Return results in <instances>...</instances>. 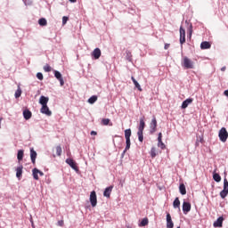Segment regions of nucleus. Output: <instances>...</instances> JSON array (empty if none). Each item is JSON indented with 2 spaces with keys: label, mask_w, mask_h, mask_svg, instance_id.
Masks as SVG:
<instances>
[{
  "label": "nucleus",
  "mask_w": 228,
  "mask_h": 228,
  "mask_svg": "<svg viewBox=\"0 0 228 228\" xmlns=\"http://www.w3.org/2000/svg\"><path fill=\"white\" fill-rule=\"evenodd\" d=\"M182 67H183V69H195V63L193 62V61H191V59L184 56L182 59Z\"/></svg>",
  "instance_id": "1"
},
{
  "label": "nucleus",
  "mask_w": 228,
  "mask_h": 228,
  "mask_svg": "<svg viewBox=\"0 0 228 228\" xmlns=\"http://www.w3.org/2000/svg\"><path fill=\"white\" fill-rule=\"evenodd\" d=\"M218 137H219V140L221 142H223V143H225V142H227L228 132H227V129L225 127H222L219 130Z\"/></svg>",
  "instance_id": "2"
},
{
  "label": "nucleus",
  "mask_w": 228,
  "mask_h": 228,
  "mask_svg": "<svg viewBox=\"0 0 228 228\" xmlns=\"http://www.w3.org/2000/svg\"><path fill=\"white\" fill-rule=\"evenodd\" d=\"M156 131H158V120L156 119V116H153L150 123V133L151 134H154Z\"/></svg>",
  "instance_id": "3"
},
{
  "label": "nucleus",
  "mask_w": 228,
  "mask_h": 228,
  "mask_svg": "<svg viewBox=\"0 0 228 228\" xmlns=\"http://www.w3.org/2000/svg\"><path fill=\"white\" fill-rule=\"evenodd\" d=\"M228 195V181L227 178L224 179V189L220 192L221 199H225Z\"/></svg>",
  "instance_id": "4"
},
{
  "label": "nucleus",
  "mask_w": 228,
  "mask_h": 228,
  "mask_svg": "<svg viewBox=\"0 0 228 228\" xmlns=\"http://www.w3.org/2000/svg\"><path fill=\"white\" fill-rule=\"evenodd\" d=\"M89 200L92 208H95V206H97V193L95 191H91Z\"/></svg>",
  "instance_id": "5"
},
{
  "label": "nucleus",
  "mask_w": 228,
  "mask_h": 228,
  "mask_svg": "<svg viewBox=\"0 0 228 228\" xmlns=\"http://www.w3.org/2000/svg\"><path fill=\"white\" fill-rule=\"evenodd\" d=\"M186 42V30L183 28V26L180 27V44L183 45Z\"/></svg>",
  "instance_id": "6"
},
{
  "label": "nucleus",
  "mask_w": 228,
  "mask_h": 228,
  "mask_svg": "<svg viewBox=\"0 0 228 228\" xmlns=\"http://www.w3.org/2000/svg\"><path fill=\"white\" fill-rule=\"evenodd\" d=\"M40 112L43 113V115H46L47 117H51L53 115V112L49 110L47 105H42Z\"/></svg>",
  "instance_id": "7"
},
{
  "label": "nucleus",
  "mask_w": 228,
  "mask_h": 228,
  "mask_svg": "<svg viewBox=\"0 0 228 228\" xmlns=\"http://www.w3.org/2000/svg\"><path fill=\"white\" fill-rule=\"evenodd\" d=\"M183 211L186 215V213H190L191 211V204L190 202L184 201L183 203Z\"/></svg>",
  "instance_id": "8"
},
{
  "label": "nucleus",
  "mask_w": 228,
  "mask_h": 228,
  "mask_svg": "<svg viewBox=\"0 0 228 228\" xmlns=\"http://www.w3.org/2000/svg\"><path fill=\"white\" fill-rule=\"evenodd\" d=\"M54 76H55L56 79H58V81H60L61 86H63V85H65V81H63V77H61V73H60V71H58V70H54Z\"/></svg>",
  "instance_id": "9"
},
{
  "label": "nucleus",
  "mask_w": 228,
  "mask_h": 228,
  "mask_svg": "<svg viewBox=\"0 0 228 228\" xmlns=\"http://www.w3.org/2000/svg\"><path fill=\"white\" fill-rule=\"evenodd\" d=\"M111 191H113V185H110L107 187L103 192V197H107V199H110L111 196Z\"/></svg>",
  "instance_id": "10"
},
{
  "label": "nucleus",
  "mask_w": 228,
  "mask_h": 228,
  "mask_svg": "<svg viewBox=\"0 0 228 228\" xmlns=\"http://www.w3.org/2000/svg\"><path fill=\"white\" fill-rule=\"evenodd\" d=\"M191 102H193V98H189L183 101L182 103V110H186V108H188Z\"/></svg>",
  "instance_id": "11"
},
{
  "label": "nucleus",
  "mask_w": 228,
  "mask_h": 228,
  "mask_svg": "<svg viewBox=\"0 0 228 228\" xmlns=\"http://www.w3.org/2000/svg\"><path fill=\"white\" fill-rule=\"evenodd\" d=\"M167 228H174V221H172L170 214H167Z\"/></svg>",
  "instance_id": "12"
},
{
  "label": "nucleus",
  "mask_w": 228,
  "mask_h": 228,
  "mask_svg": "<svg viewBox=\"0 0 228 228\" xmlns=\"http://www.w3.org/2000/svg\"><path fill=\"white\" fill-rule=\"evenodd\" d=\"M101 49L99 48H95L92 53V56L94 58V60H99L101 58Z\"/></svg>",
  "instance_id": "13"
},
{
  "label": "nucleus",
  "mask_w": 228,
  "mask_h": 228,
  "mask_svg": "<svg viewBox=\"0 0 228 228\" xmlns=\"http://www.w3.org/2000/svg\"><path fill=\"white\" fill-rule=\"evenodd\" d=\"M66 163L68 165H69V167H71V168H73V170H77V165H76V161H74V159H67Z\"/></svg>",
  "instance_id": "14"
},
{
  "label": "nucleus",
  "mask_w": 228,
  "mask_h": 228,
  "mask_svg": "<svg viewBox=\"0 0 228 228\" xmlns=\"http://www.w3.org/2000/svg\"><path fill=\"white\" fill-rule=\"evenodd\" d=\"M31 117H33V113L29 110L26 109L23 110V118L25 120H29Z\"/></svg>",
  "instance_id": "15"
},
{
  "label": "nucleus",
  "mask_w": 228,
  "mask_h": 228,
  "mask_svg": "<svg viewBox=\"0 0 228 228\" xmlns=\"http://www.w3.org/2000/svg\"><path fill=\"white\" fill-rule=\"evenodd\" d=\"M30 159L33 165L37 163V151L33 148L30 149Z\"/></svg>",
  "instance_id": "16"
},
{
  "label": "nucleus",
  "mask_w": 228,
  "mask_h": 228,
  "mask_svg": "<svg viewBox=\"0 0 228 228\" xmlns=\"http://www.w3.org/2000/svg\"><path fill=\"white\" fill-rule=\"evenodd\" d=\"M214 227H222L224 225V216H220L213 224Z\"/></svg>",
  "instance_id": "17"
},
{
  "label": "nucleus",
  "mask_w": 228,
  "mask_h": 228,
  "mask_svg": "<svg viewBox=\"0 0 228 228\" xmlns=\"http://www.w3.org/2000/svg\"><path fill=\"white\" fill-rule=\"evenodd\" d=\"M47 102H49V97L42 95L39 99V104H41L42 106H46Z\"/></svg>",
  "instance_id": "18"
},
{
  "label": "nucleus",
  "mask_w": 228,
  "mask_h": 228,
  "mask_svg": "<svg viewBox=\"0 0 228 228\" xmlns=\"http://www.w3.org/2000/svg\"><path fill=\"white\" fill-rule=\"evenodd\" d=\"M200 49H211V43L208 41H204L200 44Z\"/></svg>",
  "instance_id": "19"
},
{
  "label": "nucleus",
  "mask_w": 228,
  "mask_h": 228,
  "mask_svg": "<svg viewBox=\"0 0 228 228\" xmlns=\"http://www.w3.org/2000/svg\"><path fill=\"white\" fill-rule=\"evenodd\" d=\"M22 168H24V167L20 166L16 168V177H18V179H20V177H22Z\"/></svg>",
  "instance_id": "20"
},
{
  "label": "nucleus",
  "mask_w": 228,
  "mask_h": 228,
  "mask_svg": "<svg viewBox=\"0 0 228 228\" xmlns=\"http://www.w3.org/2000/svg\"><path fill=\"white\" fill-rule=\"evenodd\" d=\"M126 146L125 148V151H123V154H126V151L131 149V138H126Z\"/></svg>",
  "instance_id": "21"
},
{
  "label": "nucleus",
  "mask_w": 228,
  "mask_h": 228,
  "mask_svg": "<svg viewBox=\"0 0 228 228\" xmlns=\"http://www.w3.org/2000/svg\"><path fill=\"white\" fill-rule=\"evenodd\" d=\"M143 129H145V121L143 120V118L140 119V125L138 127V131L139 132H143Z\"/></svg>",
  "instance_id": "22"
},
{
  "label": "nucleus",
  "mask_w": 228,
  "mask_h": 228,
  "mask_svg": "<svg viewBox=\"0 0 228 228\" xmlns=\"http://www.w3.org/2000/svg\"><path fill=\"white\" fill-rule=\"evenodd\" d=\"M135 88H137L139 90V92H142V86H140V84L138 83V81H136V79L134 78V77H131Z\"/></svg>",
  "instance_id": "23"
},
{
  "label": "nucleus",
  "mask_w": 228,
  "mask_h": 228,
  "mask_svg": "<svg viewBox=\"0 0 228 228\" xmlns=\"http://www.w3.org/2000/svg\"><path fill=\"white\" fill-rule=\"evenodd\" d=\"M23 159H24V150L18 151L17 159L19 161H22Z\"/></svg>",
  "instance_id": "24"
},
{
  "label": "nucleus",
  "mask_w": 228,
  "mask_h": 228,
  "mask_svg": "<svg viewBox=\"0 0 228 228\" xmlns=\"http://www.w3.org/2000/svg\"><path fill=\"white\" fill-rule=\"evenodd\" d=\"M151 157L152 158V159H154V158H156V156H158V150L156 149V147H152L151 150Z\"/></svg>",
  "instance_id": "25"
},
{
  "label": "nucleus",
  "mask_w": 228,
  "mask_h": 228,
  "mask_svg": "<svg viewBox=\"0 0 228 228\" xmlns=\"http://www.w3.org/2000/svg\"><path fill=\"white\" fill-rule=\"evenodd\" d=\"M179 191L181 195H186V186L184 185V183L180 184Z\"/></svg>",
  "instance_id": "26"
},
{
  "label": "nucleus",
  "mask_w": 228,
  "mask_h": 228,
  "mask_svg": "<svg viewBox=\"0 0 228 228\" xmlns=\"http://www.w3.org/2000/svg\"><path fill=\"white\" fill-rule=\"evenodd\" d=\"M38 172H40V170H38V168H34L33 170H32V175H33V177H34V179L36 180V181H38Z\"/></svg>",
  "instance_id": "27"
},
{
  "label": "nucleus",
  "mask_w": 228,
  "mask_h": 228,
  "mask_svg": "<svg viewBox=\"0 0 228 228\" xmlns=\"http://www.w3.org/2000/svg\"><path fill=\"white\" fill-rule=\"evenodd\" d=\"M97 95H93L88 99L87 102H89V104H94L95 102H97Z\"/></svg>",
  "instance_id": "28"
},
{
  "label": "nucleus",
  "mask_w": 228,
  "mask_h": 228,
  "mask_svg": "<svg viewBox=\"0 0 228 228\" xmlns=\"http://www.w3.org/2000/svg\"><path fill=\"white\" fill-rule=\"evenodd\" d=\"M213 179H214V181H216V183H220L222 181V176H220L219 174L215 173L213 175Z\"/></svg>",
  "instance_id": "29"
},
{
  "label": "nucleus",
  "mask_w": 228,
  "mask_h": 228,
  "mask_svg": "<svg viewBox=\"0 0 228 228\" xmlns=\"http://www.w3.org/2000/svg\"><path fill=\"white\" fill-rule=\"evenodd\" d=\"M173 206L175 208H180L181 207V201L179 200V198H175Z\"/></svg>",
  "instance_id": "30"
},
{
  "label": "nucleus",
  "mask_w": 228,
  "mask_h": 228,
  "mask_svg": "<svg viewBox=\"0 0 228 228\" xmlns=\"http://www.w3.org/2000/svg\"><path fill=\"white\" fill-rule=\"evenodd\" d=\"M20 95H22V89H20V86H18V89L15 92V98L19 99V97H20Z\"/></svg>",
  "instance_id": "31"
},
{
  "label": "nucleus",
  "mask_w": 228,
  "mask_h": 228,
  "mask_svg": "<svg viewBox=\"0 0 228 228\" xmlns=\"http://www.w3.org/2000/svg\"><path fill=\"white\" fill-rule=\"evenodd\" d=\"M148 224H149V219L143 218L140 223V227H145V225H148Z\"/></svg>",
  "instance_id": "32"
},
{
  "label": "nucleus",
  "mask_w": 228,
  "mask_h": 228,
  "mask_svg": "<svg viewBox=\"0 0 228 228\" xmlns=\"http://www.w3.org/2000/svg\"><path fill=\"white\" fill-rule=\"evenodd\" d=\"M38 24L39 26H45L47 24V20H45V18H41L38 20Z\"/></svg>",
  "instance_id": "33"
},
{
  "label": "nucleus",
  "mask_w": 228,
  "mask_h": 228,
  "mask_svg": "<svg viewBox=\"0 0 228 228\" xmlns=\"http://www.w3.org/2000/svg\"><path fill=\"white\" fill-rule=\"evenodd\" d=\"M126 60H128V61H131V60L133 58V54L131 53V51L126 50Z\"/></svg>",
  "instance_id": "34"
},
{
  "label": "nucleus",
  "mask_w": 228,
  "mask_h": 228,
  "mask_svg": "<svg viewBox=\"0 0 228 228\" xmlns=\"http://www.w3.org/2000/svg\"><path fill=\"white\" fill-rule=\"evenodd\" d=\"M137 136H138V140H139V142H143V132H140V131H138L137 132Z\"/></svg>",
  "instance_id": "35"
},
{
  "label": "nucleus",
  "mask_w": 228,
  "mask_h": 228,
  "mask_svg": "<svg viewBox=\"0 0 228 228\" xmlns=\"http://www.w3.org/2000/svg\"><path fill=\"white\" fill-rule=\"evenodd\" d=\"M110 118L102 119V126H110Z\"/></svg>",
  "instance_id": "36"
},
{
  "label": "nucleus",
  "mask_w": 228,
  "mask_h": 228,
  "mask_svg": "<svg viewBox=\"0 0 228 228\" xmlns=\"http://www.w3.org/2000/svg\"><path fill=\"white\" fill-rule=\"evenodd\" d=\"M158 142H158V147H159L160 149H162V151L165 150L167 146H165V143L163 142V141L160 140V141H158Z\"/></svg>",
  "instance_id": "37"
},
{
  "label": "nucleus",
  "mask_w": 228,
  "mask_h": 228,
  "mask_svg": "<svg viewBox=\"0 0 228 228\" xmlns=\"http://www.w3.org/2000/svg\"><path fill=\"white\" fill-rule=\"evenodd\" d=\"M55 151H56L57 156H61V152H62L61 146H56Z\"/></svg>",
  "instance_id": "38"
},
{
  "label": "nucleus",
  "mask_w": 228,
  "mask_h": 228,
  "mask_svg": "<svg viewBox=\"0 0 228 228\" xmlns=\"http://www.w3.org/2000/svg\"><path fill=\"white\" fill-rule=\"evenodd\" d=\"M45 72H51L53 70V68L50 67L49 64H46L44 66Z\"/></svg>",
  "instance_id": "39"
},
{
  "label": "nucleus",
  "mask_w": 228,
  "mask_h": 228,
  "mask_svg": "<svg viewBox=\"0 0 228 228\" xmlns=\"http://www.w3.org/2000/svg\"><path fill=\"white\" fill-rule=\"evenodd\" d=\"M125 138H131V129L125 130Z\"/></svg>",
  "instance_id": "40"
},
{
  "label": "nucleus",
  "mask_w": 228,
  "mask_h": 228,
  "mask_svg": "<svg viewBox=\"0 0 228 228\" xmlns=\"http://www.w3.org/2000/svg\"><path fill=\"white\" fill-rule=\"evenodd\" d=\"M37 79H39L40 81H42L44 79V75L41 72H38L37 74Z\"/></svg>",
  "instance_id": "41"
},
{
  "label": "nucleus",
  "mask_w": 228,
  "mask_h": 228,
  "mask_svg": "<svg viewBox=\"0 0 228 228\" xmlns=\"http://www.w3.org/2000/svg\"><path fill=\"white\" fill-rule=\"evenodd\" d=\"M68 20H69V17H67V16H63L62 17V24H63V26H65V24H67Z\"/></svg>",
  "instance_id": "42"
},
{
  "label": "nucleus",
  "mask_w": 228,
  "mask_h": 228,
  "mask_svg": "<svg viewBox=\"0 0 228 228\" xmlns=\"http://www.w3.org/2000/svg\"><path fill=\"white\" fill-rule=\"evenodd\" d=\"M193 33V26L192 25H191L190 26V29H189V37H190V38H191V34Z\"/></svg>",
  "instance_id": "43"
},
{
  "label": "nucleus",
  "mask_w": 228,
  "mask_h": 228,
  "mask_svg": "<svg viewBox=\"0 0 228 228\" xmlns=\"http://www.w3.org/2000/svg\"><path fill=\"white\" fill-rule=\"evenodd\" d=\"M64 224H65V223H64L63 220L58 221V225H59L60 227H63Z\"/></svg>",
  "instance_id": "44"
},
{
  "label": "nucleus",
  "mask_w": 228,
  "mask_h": 228,
  "mask_svg": "<svg viewBox=\"0 0 228 228\" xmlns=\"http://www.w3.org/2000/svg\"><path fill=\"white\" fill-rule=\"evenodd\" d=\"M163 138V134L159 133L158 136V142H160Z\"/></svg>",
  "instance_id": "45"
},
{
  "label": "nucleus",
  "mask_w": 228,
  "mask_h": 228,
  "mask_svg": "<svg viewBox=\"0 0 228 228\" xmlns=\"http://www.w3.org/2000/svg\"><path fill=\"white\" fill-rule=\"evenodd\" d=\"M170 48V44H165L164 49H169Z\"/></svg>",
  "instance_id": "46"
},
{
  "label": "nucleus",
  "mask_w": 228,
  "mask_h": 228,
  "mask_svg": "<svg viewBox=\"0 0 228 228\" xmlns=\"http://www.w3.org/2000/svg\"><path fill=\"white\" fill-rule=\"evenodd\" d=\"M91 136H97V132L92 131L91 132Z\"/></svg>",
  "instance_id": "47"
},
{
  "label": "nucleus",
  "mask_w": 228,
  "mask_h": 228,
  "mask_svg": "<svg viewBox=\"0 0 228 228\" xmlns=\"http://www.w3.org/2000/svg\"><path fill=\"white\" fill-rule=\"evenodd\" d=\"M224 95H225L226 97H228V90H225V91L224 92Z\"/></svg>",
  "instance_id": "48"
},
{
  "label": "nucleus",
  "mask_w": 228,
  "mask_h": 228,
  "mask_svg": "<svg viewBox=\"0 0 228 228\" xmlns=\"http://www.w3.org/2000/svg\"><path fill=\"white\" fill-rule=\"evenodd\" d=\"M38 174H39V175H41V177L44 176V172L39 170Z\"/></svg>",
  "instance_id": "49"
},
{
  "label": "nucleus",
  "mask_w": 228,
  "mask_h": 228,
  "mask_svg": "<svg viewBox=\"0 0 228 228\" xmlns=\"http://www.w3.org/2000/svg\"><path fill=\"white\" fill-rule=\"evenodd\" d=\"M200 143H202L204 142V138L200 137Z\"/></svg>",
  "instance_id": "50"
},
{
  "label": "nucleus",
  "mask_w": 228,
  "mask_h": 228,
  "mask_svg": "<svg viewBox=\"0 0 228 228\" xmlns=\"http://www.w3.org/2000/svg\"><path fill=\"white\" fill-rule=\"evenodd\" d=\"M70 1V3H76V1H77V0H69Z\"/></svg>",
  "instance_id": "51"
},
{
  "label": "nucleus",
  "mask_w": 228,
  "mask_h": 228,
  "mask_svg": "<svg viewBox=\"0 0 228 228\" xmlns=\"http://www.w3.org/2000/svg\"><path fill=\"white\" fill-rule=\"evenodd\" d=\"M221 70L224 72V70H225V67L222 68Z\"/></svg>",
  "instance_id": "52"
},
{
  "label": "nucleus",
  "mask_w": 228,
  "mask_h": 228,
  "mask_svg": "<svg viewBox=\"0 0 228 228\" xmlns=\"http://www.w3.org/2000/svg\"><path fill=\"white\" fill-rule=\"evenodd\" d=\"M110 126H113V124L110 123Z\"/></svg>",
  "instance_id": "53"
},
{
  "label": "nucleus",
  "mask_w": 228,
  "mask_h": 228,
  "mask_svg": "<svg viewBox=\"0 0 228 228\" xmlns=\"http://www.w3.org/2000/svg\"><path fill=\"white\" fill-rule=\"evenodd\" d=\"M177 228H181L180 226H178Z\"/></svg>",
  "instance_id": "54"
}]
</instances>
